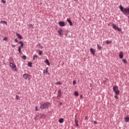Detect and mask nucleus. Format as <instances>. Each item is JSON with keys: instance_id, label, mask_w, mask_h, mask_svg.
<instances>
[{"instance_id": "1", "label": "nucleus", "mask_w": 129, "mask_h": 129, "mask_svg": "<svg viewBox=\"0 0 129 129\" xmlns=\"http://www.w3.org/2000/svg\"><path fill=\"white\" fill-rule=\"evenodd\" d=\"M119 9H120V10L125 16L129 15V8L126 7V8H123L122 7V5H120L119 6Z\"/></svg>"}, {"instance_id": "2", "label": "nucleus", "mask_w": 129, "mask_h": 129, "mask_svg": "<svg viewBox=\"0 0 129 129\" xmlns=\"http://www.w3.org/2000/svg\"><path fill=\"white\" fill-rule=\"evenodd\" d=\"M49 106H50V103L46 102L41 105L40 106V108H41V109H47L49 108Z\"/></svg>"}, {"instance_id": "3", "label": "nucleus", "mask_w": 129, "mask_h": 129, "mask_svg": "<svg viewBox=\"0 0 129 129\" xmlns=\"http://www.w3.org/2000/svg\"><path fill=\"white\" fill-rule=\"evenodd\" d=\"M112 27L114 30H116V31H118V32H121V29L118 28V27L116 26V25L113 24Z\"/></svg>"}, {"instance_id": "4", "label": "nucleus", "mask_w": 129, "mask_h": 129, "mask_svg": "<svg viewBox=\"0 0 129 129\" xmlns=\"http://www.w3.org/2000/svg\"><path fill=\"white\" fill-rule=\"evenodd\" d=\"M10 67H11V68L12 69L15 70V71H16V70H17V66H16L14 63L10 62Z\"/></svg>"}, {"instance_id": "5", "label": "nucleus", "mask_w": 129, "mask_h": 129, "mask_svg": "<svg viewBox=\"0 0 129 129\" xmlns=\"http://www.w3.org/2000/svg\"><path fill=\"white\" fill-rule=\"evenodd\" d=\"M58 25L60 26V27H65V26H66V24L64 21H59Z\"/></svg>"}, {"instance_id": "6", "label": "nucleus", "mask_w": 129, "mask_h": 129, "mask_svg": "<svg viewBox=\"0 0 129 129\" xmlns=\"http://www.w3.org/2000/svg\"><path fill=\"white\" fill-rule=\"evenodd\" d=\"M57 33H58L59 35L61 36H63V29L62 28H60V30L57 31Z\"/></svg>"}, {"instance_id": "7", "label": "nucleus", "mask_w": 129, "mask_h": 129, "mask_svg": "<svg viewBox=\"0 0 129 129\" xmlns=\"http://www.w3.org/2000/svg\"><path fill=\"white\" fill-rule=\"evenodd\" d=\"M16 36L18 39H19V40H23V36H22V35H21L20 34L16 33Z\"/></svg>"}, {"instance_id": "8", "label": "nucleus", "mask_w": 129, "mask_h": 129, "mask_svg": "<svg viewBox=\"0 0 129 129\" xmlns=\"http://www.w3.org/2000/svg\"><path fill=\"white\" fill-rule=\"evenodd\" d=\"M67 21L69 23L70 26H73V23H72V21H71V19L68 18L67 19Z\"/></svg>"}, {"instance_id": "9", "label": "nucleus", "mask_w": 129, "mask_h": 129, "mask_svg": "<svg viewBox=\"0 0 129 129\" xmlns=\"http://www.w3.org/2000/svg\"><path fill=\"white\" fill-rule=\"evenodd\" d=\"M90 51L91 54H92V55H95V49H94L93 48H91L90 49Z\"/></svg>"}, {"instance_id": "10", "label": "nucleus", "mask_w": 129, "mask_h": 129, "mask_svg": "<svg viewBox=\"0 0 129 129\" xmlns=\"http://www.w3.org/2000/svg\"><path fill=\"white\" fill-rule=\"evenodd\" d=\"M119 57L120 59H122L123 58V52L120 51L119 53Z\"/></svg>"}, {"instance_id": "11", "label": "nucleus", "mask_w": 129, "mask_h": 129, "mask_svg": "<svg viewBox=\"0 0 129 129\" xmlns=\"http://www.w3.org/2000/svg\"><path fill=\"white\" fill-rule=\"evenodd\" d=\"M29 76H30V75H29V74H24L23 76V78H24L26 80L28 79V78H29Z\"/></svg>"}, {"instance_id": "12", "label": "nucleus", "mask_w": 129, "mask_h": 129, "mask_svg": "<svg viewBox=\"0 0 129 129\" xmlns=\"http://www.w3.org/2000/svg\"><path fill=\"white\" fill-rule=\"evenodd\" d=\"M19 44H20L21 46H19L21 48H22V49H23L24 48V42H23V41H20L18 42Z\"/></svg>"}, {"instance_id": "13", "label": "nucleus", "mask_w": 129, "mask_h": 129, "mask_svg": "<svg viewBox=\"0 0 129 129\" xmlns=\"http://www.w3.org/2000/svg\"><path fill=\"white\" fill-rule=\"evenodd\" d=\"M118 86H114L113 87V91H114V92H116V90H118Z\"/></svg>"}, {"instance_id": "14", "label": "nucleus", "mask_w": 129, "mask_h": 129, "mask_svg": "<svg viewBox=\"0 0 129 129\" xmlns=\"http://www.w3.org/2000/svg\"><path fill=\"white\" fill-rule=\"evenodd\" d=\"M58 122H59V123H63V122H64V119L62 118H59Z\"/></svg>"}, {"instance_id": "15", "label": "nucleus", "mask_w": 129, "mask_h": 129, "mask_svg": "<svg viewBox=\"0 0 129 129\" xmlns=\"http://www.w3.org/2000/svg\"><path fill=\"white\" fill-rule=\"evenodd\" d=\"M18 52L19 54H23V52H22V47H20V46H19Z\"/></svg>"}, {"instance_id": "16", "label": "nucleus", "mask_w": 129, "mask_h": 129, "mask_svg": "<svg viewBox=\"0 0 129 129\" xmlns=\"http://www.w3.org/2000/svg\"><path fill=\"white\" fill-rule=\"evenodd\" d=\"M45 63H46V64H47V65H48V66H50V61H49L48 59H46L45 60Z\"/></svg>"}, {"instance_id": "17", "label": "nucleus", "mask_w": 129, "mask_h": 129, "mask_svg": "<svg viewBox=\"0 0 129 129\" xmlns=\"http://www.w3.org/2000/svg\"><path fill=\"white\" fill-rule=\"evenodd\" d=\"M40 118H45L46 117V115H45L44 114L40 113Z\"/></svg>"}, {"instance_id": "18", "label": "nucleus", "mask_w": 129, "mask_h": 129, "mask_svg": "<svg viewBox=\"0 0 129 129\" xmlns=\"http://www.w3.org/2000/svg\"><path fill=\"white\" fill-rule=\"evenodd\" d=\"M74 94L75 95V96H79V93H78V91H75L74 93Z\"/></svg>"}, {"instance_id": "19", "label": "nucleus", "mask_w": 129, "mask_h": 129, "mask_svg": "<svg viewBox=\"0 0 129 129\" xmlns=\"http://www.w3.org/2000/svg\"><path fill=\"white\" fill-rule=\"evenodd\" d=\"M97 49L98 50H99V51H101V50H102V47L99 46V44H97Z\"/></svg>"}, {"instance_id": "20", "label": "nucleus", "mask_w": 129, "mask_h": 129, "mask_svg": "<svg viewBox=\"0 0 129 129\" xmlns=\"http://www.w3.org/2000/svg\"><path fill=\"white\" fill-rule=\"evenodd\" d=\"M58 97H61L62 96V95H61V90H59L58 91Z\"/></svg>"}, {"instance_id": "21", "label": "nucleus", "mask_w": 129, "mask_h": 129, "mask_svg": "<svg viewBox=\"0 0 129 129\" xmlns=\"http://www.w3.org/2000/svg\"><path fill=\"white\" fill-rule=\"evenodd\" d=\"M124 120H125V122H128V121H129V117L128 116H126L124 118Z\"/></svg>"}, {"instance_id": "22", "label": "nucleus", "mask_w": 129, "mask_h": 129, "mask_svg": "<svg viewBox=\"0 0 129 129\" xmlns=\"http://www.w3.org/2000/svg\"><path fill=\"white\" fill-rule=\"evenodd\" d=\"M27 66L28 67H33V63L29 62L28 63Z\"/></svg>"}, {"instance_id": "23", "label": "nucleus", "mask_w": 129, "mask_h": 129, "mask_svg": "<svg viewBox=\"0 0 129 129\" xmlns=\"http://www.w3.org/2000/svg\"><path fill=\"white\" fill-rule=\"evenodd\" d=\"M75 122L76 126H79V124H78V120H76V118H75Z\"/></svg>"}, {"instance_id": "24", "label": "nucleus", "mask_w": 129, "mask_h": 129, "mask_svg": "<svg viewBox=\"0 0 129 129\" xmlns=\"http://www.w3.org/2000/svg\"><path fill=\"white\" fill-rule=\"evenodd\" d=\"M114 92H115V94H116V95H118V94H119V92H120V91H119V90L118 89Z\"/></svg>"}, {"instance_id": "25", "label": "nucleus", "mask_w": 129, "mask_h": 129, "mask_svg": "<svg viewBox=\"0 0 129 129\" xmlns=\"http://www.w3.org/2000/svg\"><path fill=\"white\" fill-rule=\"evenodd\" d=\"M111 43H112V41H111L107 40V41H106V44L107 45H109V44H111Z\"/></svg>"}, {"instance_id": "26", "label": "nucleus", "mask_w": 129, "mask_h": 129, "mask_svg": "<svg viewBox=\"0 0 129 129\" xmlns=\"http://www.w3.org/2000/svg\"><path fill=\"white\" fill-rule=\"evenodd\" d=\"M38 54L39 56H41L42 54H43V51L42 50H38Z\"/></svg>"}, {"instance_id": "27", "label": "nucleus", "mask_w": 129, "mask_h": 129, "mask_svg": "<svg viewBox=\"0 0 129 129\" xmlns=\"http://www.w3.org/2000/svg\"><path fill=\"white\" fill-rule=\"evenodd\" d=\"M37 46H38V47H40V48L41 49H43V48H44V47H43V46L41 45V44H40V43H38L37 44Z\"/></svg>"}, {"instance_id": "28", "label": "nucleus", "mask_w": 129, "mask_h": 129, "mask_svg": "<svg viewBox=\"0 0 129 129\" xmlns=\"http://www.w3.org/2000/svg\"><path fill=\"white\" fill-rule=\"evenodd\" d=\"M122 62L124 63V64H127V61H126V59H123L122 60Z\"/></svg>"}, {"instance_id": "29", "label": "nucleus", "mask_w": 129, "mask_h": 129, "mask_svg": "<svg viewBox=\"0 0 129 129\" xmlns=\"http://www.w3.org/2000/svg\"><path fill=\"white\" fill-rule=\"evenodd\" d=\"M0 23L1 24H5L6 25H7V24H8V22H7V21H1Z\"/></svg>"}, {"instance_id": "30", "label": "nucleus", "mask_w": 129, "mask_h": 129, "mask_svg": "<svg viewBox=\"0 0 129 129\" xmlns=\"http://www.w3.org/2000/svg\"><path fill=\"white\" fill-rule=\"evenodd\" d=\"M55 84H56L57 85H62V83H61V82H57L56 83H55Z\"/></svg>"}, {"instance_id": "31", "label": "nucleus", "mask_w": 129, "mask_h": 129, "mask_svg": "<svg viewBox=\"0 0 129 129\" xmlns=\"http://www.w3.org/2000/svg\"><path fill=\"white\" fill-rule=\"evenodd\" d=\"M23 60H26L27 59V56L26 55H23L22 56Z\"/></svg>"}, {"instance_id": "32", "label": "nucleus", "mask_w": 129, "mask_h": 129, "mask_svg": "<svg viewBox=\"0 0 129 129\" xmlns=\"http://www.w3.org/2000/svg\"><path fill=\"white\" fill-rule=\"evenodd\" d=\"M35 58H38V55H34L33 57V60H35Z\"/></svg>"}, {"instance_id": "33", "label": "nucleus", "mask_w": 129, "mask_h": 129, "mask_svg": "<svg viewBox=\"0 0 129 129\" xmlns=\"http://www.w3.org/2000/svg\"><path fill=\"white\" fill-rule=\"evenodd\" d=\"M29 28L31 29H34V26H33L32 24H29Z\"/></svg>"}, {"instance_id": "34", "label": "nucleus", "mask_w": 129, "mask_h": 129, "mask_svg": "<svg viewBox=\"0 0 129 129\" xmlns=\"http://www.w3.org/2000/svg\"><path fill=\"white\" fill-rule=\"evenodd\" d=\"M43 73L45 74V73H48V71L47 70H44Z\"/></svg>"}, {"instance_id": "35", "label": "nucleus", "mask_w": 129, "mask_h": 129, "mask_svg": "<svg viewBox=\"0 0 129 129\" xmlns=\"http://www.w3.org/2000/svg\"><path fill=\"white\" fill-rule=\"evenodd\" d=\"M4 41H8V37H5L3 39Z\"/></svg>"}, {"instance_id": "36", "label": "nucleus", "mask_w": 129, "mask_h": 129, "mask_svg": "<svg viewBox=\"0 0 129 129\" xmlns=\"http://www.w3.org/2000/svg\"><path fill=\"white\" fill-rule=\"evenodd\" d=\"M76 81L75 80H74L73 82V85H75V84H76Z\"/></svg>"}, {"instance_id": "37", "label": "nucleus", "mask_w": 129, "mask_h": 129, "mask_svg": "<svg viewBox=\"0 0 129 129\" xmlns=\"http://www.w3.org/2000/svg\"><path fill=\"white\" fill-rule=\"evenodd\" d=\"M1 2H2V3H3V4H6V1H5V0H1Z\"/></svg>"}, {"instance_id": "38", "label": "nucleus", "mask_w": 129, "mask_h": 129, "mask_svg": "<svg viewBox=\"0 0 129 129\" xmlns=\"http://www.w3.org/2000/svg\"><path fill=\"white\" fill-rule=\"evenodd\" d=\"M15 42L16 43H18V42H19V41L18 40V39H17V38H16V39H15Z\"/></svg>"}, {"instance_id": "39", "label": "nucleus", "mask_w": 129, "mask_h": 129, "mask_svg": "<svg viewBox=\"0 0 129 129\" xmlns=\"http://www.w3.org/2000/svg\"><path fill=\"white\" fill-rule=\"evenodd\" d=\"M16 99L20 100V98H19V96H18V95H16Z\"/></svg>"}, {"instance_id": "40", "label": "nucleus", "mask_w": 129, "mask_h": 129, "mask_svg": "<svg viewBox=\"0 0 129 129\" xmlns=\"http://www.w3.org/2000/svg\"><path fill=\"white\" fill-rule=\"evenodd\" d=\"M114 98H115L116 99H118V97L117 95H115Z\"/></svg>"}, {"instance_id": "41", "label": "nucleus", "mask_w": 129, "mask_h": 129, "mask_svg": "<svg viewBox=\"0 0 129 129\" xmlns=\"http://www.w3.org/2000/svg\"><path fill=\"white\" fill-rule=\"evenodd\" d=\"M85 120H88V116H86L85 118Z\"/></svg>"}, {"instance_id": "42", "label": "nucleus", "mask_w": 129, "mask_h": 129, "mask_svg": "<svg viewBox=\"0 0 129 129\" xmlns=\"http://www.w3.org/2000/svg\"><path fill=\"white\" fill-rule=\"evenodd\" d=\"M12 48H16V45L12 44Z\"/></svg>"}, {"instance_id": "43", "label": "nucleus", "mask_w": 129, "mask_h": 129, "mask_svg": "<svg viewBox=\"0 0 129 129\" xmlns=\"http://www.w3.org/2000/svg\"><path fill=\"white\" fill-rule=\"evenodd\" d=\"M80 98L81 99H82V98H83V96L82 95H81L80 96Z\"/></svg>"}, {"instance_id": "44", "label": "nucleus", "mask_w": 129, "mask_h": 129, "mask_svg": "<svg viewBox=\"0 0 129 129\" xmlns=\"http://www.w3.org/2000/svg\"><path fill=\"white\" fill-rule=\"evenodd\" d=\"M38 110H38V107L37 106L35 107V111H38Z\"/></svg>"}, {"instance_id": "45", "label": "nucleus", "mask_w": 129, "mask_h": 129, "mask_svg": "<svg viewBox=\"0 0 129 129\" xmlns=\"http://www.w3.org/2000/svg\"><path fill=\"white\" fill-rule=\"evenodd\" d=\"M90 87L91 88V89H92V84H90Z\"/></svg>"}, {"instance_id": "46", "label": "nucleus", "mask_w": 129, "mask_h": 129, "mask_svg": "<svg viewBox=\"0 0 129 129\" xmlns=\"http://www.w3.org/2000/svg\"><path fill=\"white\" fill-rule=\"evenodd\" d=\"M94 123H95V124H97V121H94Z\"/></svg>"}, {"instance_id": "47", "label": "nucleus", "mask_w": 129, "mask_h": 129, "mask_svg": "<svg viewBox=\"0 0 129 129\" xmlns=\"http://www.w3.org/2000/svg\"><path fill=\"white\" fill-rule=\"evenodd\" d=\"M62 102H60V103H59V105L61 106V105H62Z\"/></svg>"}, {"instance_id": "48", "label": "nucleus", "mask_w": 129, "mask_h": 129, "mask_svg": "<svg viewBox=\"0 0 129 129\" xmlns=\"http://www.w3.org/2000/svg\"><path fill=\"white\" fill-rule=\"evenodd\" d=\"M48 69H49V68H46V70H47L48 71Z\"/></svg>"}, {"instance_id": "49", "label": "nucleus", "mask_w": 129, "mask_h": 129, "mask_svg": "<svg viewBox=\"0 0 129 129\" xmlns=\"http://www.w3.org/2000/svg\"><path fill=\"white\" fill-rule=\"evenodd\" d=\"M75 1H76V0H74Z\"/></svg>"}, {"instance_id": "50", "label": "nucleus", "mask_w": 129, "mask_h": 129, "mask_svg": "<svg viewBox=\"0 0 129 129\" xmlns=\"http://www.w3.org/2000/svg\"><path fill=\"white\" fill-rule=\"evenodd\" d=\"M128 18H129V16H128Z\"/></svg>"}]
</instances>
